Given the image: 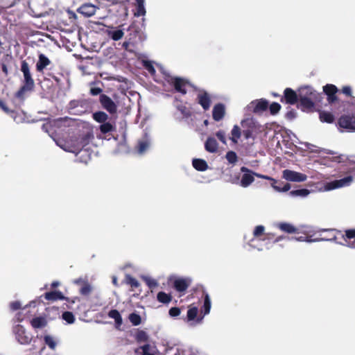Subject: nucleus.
I'll list each match as a JSON object with an SVG mask.
<instances>
[{
	"instance_id": "nucleus-19",
	"label": "nucleus",
	"mask_w": 355,
	"mask_h": 355,
	"mask_svg": "<svg viewBox=\"0 0 355 355\" xmlns=\"http://www.w3.org/2000/svg\"><path fill=\"white\" fill-rule=\"evenodd\" d=\"M116 117H110V119L103 123H101L99 126V130L102 134H107L116 130V124H115Z\"/></svg>"
},
{
	"instance_id": "nucleus-32",
	"label": "nucleus",
	"mask_w": 355,
	"mask_h": 355,
	"mask_svg": "<svg viewBox=\"0 0 355 355\" xmlns=\"http://www.w3.org/2000/svg\"><path fill=\"white\" fill-rule=\"evenodd\" d=\"M93 119L98 123H103L107 121L109 119L108 115L102 111H98L93 114Z\"/></svg>"
},
{
	"instance_id": "nucleus-57",
	"label": "nucleus",
	"mask_w": 355,
	"mask_h": 355,
	"mask_svg": "<svg viewBox=\"0 0 355 355\" xmlns=\"http://www.w3.org/2000/svg\"><path fill=\"white\" fill-rule=\"evenodd\" d=\"M81 103H82L81 101H77V100L71 101L69 104V109L70 110H73V109L76 108L77 107L80 105Z\"/></svg>"
},
{
	"instance_id": "nucleus-23",
	"label": "nucleus",
	"mask_w": 355,
	"mask_h": 355,
	"mask_svg": "<svg viewBox=\"0 0 355 355\" xmlns=\"http://www.w3.org/2000/svg\"><path fill=\"white\" fill-rule=\"evenodd\" d=\"M31 325L34 329H41L44 328L47 325V320L45 317L43 316H39L33 318L30 321Z\"/></svg>"
},
{
	"instance_id": "nucleus-2",
	"label": "nucleus",
	"mask_w": 355,
	"mask_h": 355,
	"mask_svg": "<svg viewBox=\"0 0 355 355\" xmlns=\"http://www.w3.org/2000/svg\"><path fill=\"white\" fill-rule=\"evenodd\" d=\"M165 80L170 85L173 87L176 92L180 93L182 95L187 94V86L190 85L187 79L178 76H168Z\"/></svg>"
},
{
	"instance_id": "nucleus-6",
	"label": "nucleus",
	"mask_w": 355,
	"mask_h": 355,
	"mask_svg": "<svg viewBox=\"0 0 355 355\" xmlns=\"http://www.w3.org/2000/svg\"><path fill=\"white\" fill-rule=\"evenodd\" d=\"M241 171L243 173V175L240 181V185L242 187L246 188L254 182L256 173L245 166H242Z\"/></svg>"
},
{
	"instance_id": "nucleus-8",
	"label": "nucleus",
	"mask_w": 355,
	"mask_h": 355,
	"mask_svg": "<svg viewBox=\"0 0 355 355\" xmlns=\"http://www.w3.org/2000/svg\"><path fill=\"white\" fill-rule=\"evenodd\" d=\"M13 332L16 340L21 345L30 343L31 338L26 334L24 327L21 324H17L13 327Z\"/></svg>"
},
{
	"instance_id": "nucleus-9",
	"label": "nucleus",
	"mask_w": 355,
	"mask_h": 355,
	"mask_svg": "<svg viewBox=\"0 0 355 355\" xmlns=\"http://www.w3.org/2000/svg\"><path fill=\"white\" fill-rule=\"evenodd\" d=\"M299 101L297 94L293 89L287 87L284 91V95L281 97L280 101L288 105H295Z\"/></svg>"
},
{
	"instance_id": "nucleus-7",
	"label": "nucleus",
	"mask_w": 355,
	"mask_h": 355,
	"mask_svg": "<svg viewBox=\"0 0 355 355\" xmlns=\"http://www.w3.org/2000/svg\"><path fill=\"white\" fill-rule=\"evenodd\" d=\"M282 178L287 181L295 182H304L307 179L306 175L288 169L283 171Z\"/></svg>"
},
{
	"instance_id": "nucleus-59",
	"label": "nucleus",
	"mask_w": 355,
	"mask_h": 355,
	"mask_svg": "<svg viewBox=\"0 0 355 355\" xmlns=\"http://www.w3.org/2000/svg\"><path fill=\"white\" fill-rule=\"evenodd\" d=\"M286 117L287 119L293 120L296 117V112L294 110H291L288 111L286 114Z\"/></svg>"
},
{
	"instance_id": "nucleus-24",
	"label": "nucleus",
	"mask_w": 355,
	"mask_h": 355,
	"mask_svg": "<svg viewBox=\"0 0 355 355\" xmlns=\"http://www.w3.org/2000/svg\"><path fill=\"white\" fill-rule=\"evenodd\" d=\"M265 227L263 225H257L253 232V235L256 238H259L261 236L264 235ZM275 236L274 234L267 233L265 234V238L260 239L261 240L270 239Z\"/></svg>"
},
{
	"instance_id": "nucleus-61",
	"label": "nucleus",
	"mask_w": 355,
	"mask_h": 355,
	"mask_svg": "<svg viewBox=\"0 0 355 355\" xmlns=\"http://www.w3.org/2000/svg\"><path fill=\"white\" fill-rule=\"evenodd\" d=\"M0 107L6 112V113H9L10 112V110L8 109V107L6 106V105L1 101L0 100Z\"/></svg>"
},
{
	"instance_id": "nucleus-48",
	"label": "nucleus",
	"mask_w": 355,
	"mask_h": 355,
	"mask_svg": "<svg viewBox=\"0 0 355 355\" xmlns=\"http://www.w3.org/2000/svg\"><path fill=\"white\" fill-rule=\"evenodd\" d=\"M67 17L69 20V24H76V21H77V15L76 14L71 11V10H68L67 12Z\"/></svg>"
},
{
	"instance_id": "nucleus-37",
	"label": "nucleus",
	"mask_w": 355,
	"mask_h": 355,
	"mask_svg": "<svg viewBox=\"0 0 355 355\" xmlns=\"http://www.w3.org/2000/svg\"><path fill=\"white\" fill-rule=\"evenodd\" d=\"M149 339L148 334L144 330H138L135 335L137 343L147 342Z\"/></svg>"
},
{
	"instance_id": "nucleus-63",
	"label": "nucleus",
	"mask_w": 355,
	"mask_h": 355,
	"mask_svg": "<svg viewBox=\"0 0 355 355\" xmlns=\"http://www.w3.org/2000/svg\"><path fill=\"white\" fill-rule=\"evenodd\" d=\"M1 69H2V71L4 73L5 76H7L8 75V67H7L6 64L3 63L1 64Z\"/></svg>"
},
{
	"instance_id": "nucleus-55",
	"label": "nucleus",
	"mask_w": 355,
	"mask_h": 355,
	"mask_svg": "<svg viewBox=\"0 0 355 355\" xmlns=\"http://www.w3.org/2000/svg\"><path fill=\"white\" fill-rule=\"evenodd\" d=\"M21 304L19 301H14L10 303V308L12 311H17L20 309Z\"/></svg>"
},
{
	"instance_id": "nucleus-26",
	"label": "nucleus",
	"mask_w": 355,
	"mask_h": 355,
	"mask_svg": "<svg viewBox=\"0 0 355 355\" xmlns=\"http://www.w3.org/2000/svg\"><path fill=\"white\" fill-rule=\"evenodd\" d=\"M106 33L108 37L114 41L121 40L124 35V33L122 30L113 28L110 30H107Z\"/></svg>"
},
{
	"instance_id": "nucleus-14",
	"label": "nucleus",
	"mask_w": 355,
	"mask_h": 355,
	"mask_svg": "<svg viewBox=\"0 0 355 355\" xmlns=\"http://www.w3.org/2000/svg\"><path fill=\"white\" fill-rule=\"evenodd\" d=\"M191 284V280L186 278H175L173 281V288L179 293H184Z\"/></svg>"
},
{
	"instance_id": "nucleus-28",
	"label": "nucleus",
	"mask_w": 355,
	"mask_h": 355,
	"mask_svg": "<svg viewBox=\"0 0 355 355\" xmlns=\"http://www.w3.org/2000/svg\"><path fill=\"white\" fill-rule=\"evenodd\" d=\"M319 119L322 123H332L335 120V116L331 112L319 111Z\"/></svg>"
},
{
	"instance_id": "nucleus-50",
	"label": "nucleus",
	"mask_w": 355,
	"mask_h": 355,
	"mask_svg": "<svg viewBox=\"0 0 355 355\" xmlns=\"http://www.w3.org/2000/svg\"><path fill=\"white\" fill-rule=\"evenodd\" d=\"M92 291V288H91V286L87 284V283H85L80 288V293L83 295H88Z\"/></svg>"
},
{
	"instance_id": "nucleus-47",
	"label": "nucleus",
	"mask_w": 355,
	"mask_h": 355,
	"mask_svg": "<svg viewBox=\"0 0 355 355\" xmlns=\"http://www.w3.org/2000/svg\"><path fill=\"white\" fill-rule=\"evenodd\" d=\"M281 107H282L280 104H279L278 103L274 102L271 103L269 107L270 114L272 115L277 114L281 110Z\"/></svg>"
},
{
	"instance_id": "nucleus-10",
	"label": "nucleus",
	"mask_w": 355,
	"mask_h": 355,
	"mask_svg": "<svg viewBox=\"0 0 355 355\" xmlns=\"http://www.w3.org/2000/svg\"><path fill=\"white\" fill-rule=\"evenodd\" d=\"M339 92L338 87L333 84H327L323 86V92L327 95V100L331 105L338 101L336 94Z\"/></svg>"
},
{
	"instance_id": "nucleus-46",
	"label": "nucleus",
	"mask_w": 355,
	"mask_h": 355,
	"mask_svg": "<svg viewBox=\"0 0 355 355\" xmlns=\"http://www.w3.org/2000/svg\"><path fill=\"white\" fill-rule=\"evenodd\" d=\"M143 66L150 73H151V74L155 73V69L154 68V67L150 61L144 60Z\"/></svg>"
},
{
	"instance_id": "nucleus-43",
	"label": "nucleus",
	"mask_w": 355,
	"mask_h": 355,
	"mask_svg": "<svg viewBox=\"0 0 355 355\" xmlns=\"http://www.w3.org/2000/svg\"><path fill=\"white\" fill-rule=\"evenodd\" d=\"M340 92L343 93L346 96L351 97L352 98L351 103L355 101V98L354 96H352V89L350 86H349V85L343 86L342 87V89H340Z\"/></svg>"
},
{
	"instance_id": "nucleus-49",
	"label": "nucleus",
	"mask_w": 355,
	"mask_h": 355,
	"mask_svg": "<svg viewBox=\"0 0 355 355\" xmlns=\"http://www.w3.org/2000/svg\"><path fill=\"white\" fill-rule=\"evenodd\" d=\"M283 187H277L276 184L273 186V189L278 192H286L291 189V184L289 183H283Z\"/></svg>"
},
{
	"instance_id": "nucleus-42",
	"label": "nucleus",
	"mask_w": 355,
	"mask_h": 355,
	"mask_svg": "<svg viewBox=\"0 0 355 355\" xmlns=\"http://www.w3.org/2000/svg\"><path fill=\"white\" fill-rule=\"evenodd\" d=\"M198 309L196 306L190 307L187 311V318L188 321L193 320L198 315Z\"/></svg>"
},
{
	"instance_id": "nucleus-22",
	"label": "nucleus",
	"mask_w": 355,
	"mask_h": 355,
	"mask_svg": "<svg viewBox=\"0 0 355 355\" xmlns=\"http://www.w3.org/2000/svg\"><path fill=\"white\" fill-rule=\"evenodd\" d=\"M251 105H254L253 112L258 113L266 111L268 107V102L264 99H260L256 101H252Z\"/></svg>"
},
{
	"instance_id": "nucleus-33",
	"label": "nucleus",
	"mask_w": 355,
	"mask_h": 355,
	"mask_svg": "<svg viewBox=\"0 0 355 355\" xmlns=\"http://www.w3.org/2000/svg\"><path fill=\"white\" fill-rule=\"evenodd\" d=\"M211 309V300L208 293H204V304L202 307L201 311L204 315H207L209 313Z\"/></svg>"
},
{
	"instance_id": "nucleus-64",
	"label": "nucleus",
	"mask_w": 355,
	"mask_h": 355,
	"mask_svg": "<svg viewBox=\"0 0 355 355\" xmlns=\"http://www.w3.org/2000/svg\"><path fill=\"white\" fill-rule=\"evenodd\" d=\"M344 245H346L350 248L355 249V239L352 242H349L347 244H344Z\"/></svg>"
},
{
	"instance_id": "nucleus-60",
	"label": "nucleus",
	"mask_w": 355,
	"mask_h": 355,
	"mask_svg": "<svg viewBox=\"0 0 355 355\" xmlns=\"http://www.w3.org/2000/svg\"><path fill=\"white\" fill-rule=\"evenodd\" d=\"M243 135L244 136V137L248 139L249 138H251L252 137V135H253V132L252 130L250 129H247V130H244L243 131Z\"/></svg>"
},
{
	"instance_id": "nucleus-1",
	"label": "nucleus",
	"mask_w": 355,
	"mask_h": 355,
	"mask_svg": "<svg viewBox=\"0 0 355 355\" xmlns=\"http://www.w3.org/2000/svg\"><path fill=\"white\" fill-rule=\"evenodd\" d=\"M20 70L24 76V84L15 94V96L19 98H23L26 92L32 91L35 87V81L31 73L30 66L26 60L21 61Z\"/></svg>"
},
{
	"instance_id": "nucleus-62",
	"label": "nucleus",
	"mask_w": 355,
	"mask_h": 355,
	"mask_svg": "<svg viewBox=\"0 0 355 355\" xmlns=\"http://www.w3.org/2000/svg\"><path fill=\"white\" fill-rule=\"evenodd\" d=\"M181 112L183 114V115L186 117H189L191 115V112L187 110L185 107L181 110Z\"/></svg>"
},
{
	"instance_id": "nucleus-51",
	"label": "nucleus",
	"mask_w": 355,
	"mask_h": 355,
	"mask_svg": "<svg viewBox=\"0 0 355 355\" xmlns=\"http://www.w3.org/2000/svg\"><path fill=\"white\" fill-rule=\"evenodd\" d=\"M256 176L258 178H262V179L270 180L271 182L270 184L272 188H273V186L277 183V180H276L275 179H274L271 177L266 175H261V174L256 173Z\"/></svg>"
},
{
	"instance_id": "nucleus-52",
	"label": "nucleus",
	"mask_w": 355,
	"mask_h": 355,
	"mask_svg": "<svg viewBox=\"0 0 355 355\" xmlns=\"http://www.w3.org/2000/svg\"><path fill=\"white\" fill-rule=\"evenodd\" d=\"M181 313V309L179 307H172L169 309L168 313L171 317H177Z\"/></svg>"
},
{
	"instance_id": "nucleus-31",
	"label": "nucleus",
	"mask_w": 355,
	"mask_h": 355,
	"mask_svg": "<svg viewBox=\"0 0 355 355\" xmlns=\"http://www.w3.org/2000/svg\"><path fill=\"white\" fill-rule=\"evenodd\" d=\"M108 316L115 321L116 327H120L123 323V320L120 313L116 309H112L108 312Z\"/></svg>"
},
{
	"instance_id": "nucleus-30",
	"label": "nucleus",
	"mask_w": 355,
	"mask_h": 355,
	"mask_svg": "<svg viewBox=\"0 0 355 355\" xmlns=\"http://www.w3.org/2000/svg\"><path fill=\"white\" fill-rule=\"evenodd\" d=\"M62 122H63L62 119L54 120L52 122L44 124L42 125V129L49 133H50V132H53V128L55 127H59L62 123Z\"/></svg>"
},
{
	"instance_id": "nucleus-54",
	"label": "nucleus",
	"mask_w": 355,
	"mask_h": 355,
	"mask_svg": "<svg viewBox=\"0 0 355 355\" xmlns=\"http://www.w3.org/2000/svg\"><path fill=\"white\" fill-rule=\"evenodd\" d=\"M146 284L150 288H153L156 286H157V282L155 279H150V278H146L145 279Z\"/></svg>"
},
{
	"instance_id": "nucleus-40",
	"label": "nucleus",
	"mask_w": 355,
	"mask_h": 355,
	"mask_svg": "<svg viewBox=\"0 0 355 355\" xmlns=\"http://www.w3.org/2000/svg\"><path fill=\"white\" fill-rule=\"evenodd\" d=\"M128 319L134 326H137L141 322V316L137 313H132L129 315Z\"/></svg>"
},
{
	"instance_id": "nucleus-27",
	"label": "nucleus",
	"mask_w": 355,
	"mask_h": 355,
	"mask_svg": "<svg viewBox=\"0 0 355 355\" xmlns=\"http://www.w3.org/2000/svg\"><path fill=\"white\" fill-rule=\"evenodd\" d=\"M193 168L198 171H205L208 168V164L202 159H193L192 161Z\"/></svg>"
},
{
	"instance_id": "nucleus-56",
	"label": "nucleus",
	"mask_w": 355,
	"mask_h": 355,
	"mask_svg": "<svg viewBox=\"0 0 355 355\" xmlns=\"http://www.w3.org/2000/svg\"><path fill=\"white\" fill-rule=\"evenodd\" d=\"M216 136L218 139L224 144H226V139L225 136V132L223 130H219L216 133Z\"/></svg>"
},
{
	"instance_id": "nucleus-3",
	"label": "nucleus",
	"mask_w": 355,
	"mask_h": 355,
	"mask_svg": "<svg viewBox=\"0 0 355 355\" xmlns=\"http://www.w3.org/2000/svg\"><path fill=\"white\" fill-rule=\"evenodd\" d=\"M350 105L354 107V113L352 115H342L339 118L338 123L340 128L348 131H355V101L350 103Z\"/></svg>"
},
{
	"instance_id": "nucleus-25",
	"label": "nucleus",
	"mask_w": 355,
	"mask_h": 355,
	"mask_svg": "<svg viewBox=\"0 0 355 355\" xmlns=\"http://www.w3.org/2000/svg\"><path fill=\"white\" fill-rule=\"evenodd\" d=\"M277 227L288 234H293L297 232V228L288 223H279L277 225Z\"/></svg>"
},
{
	"instance_id": "nucleus-39",
	"label": "nucleus",
	"mask_w": 355,
	"mask_h": 355,
	"mask_svg": "<svg viewBox=\"0 0 355 355\" xmlns=\"http://www.w3.org/2000/svg\"><path fill=\"white\" fill-rule=\"evenodd\" d=\"M44 343L52 350H54L56 347V345H57V343L56 341L54 340V338L49 336V335H46L44 336Z\"/></svg>"
},
{
	"instance_id": "nucleus-21",
	"label": "nucleus",
	"mask_w": 355,
	"mask_h": 355,
	"mask_svg": "<svg viewBox=\"0 0 355 355\" xmlns=\"http://www.w3.org/2000/svg\"><path fill=\"white\" fill-rule=\"evenodd\" d=\"M51 64L50 60L44 54L39 55L38 61L36 63V70L38 72H43L44 69Z\"/></svg>"
},
{
	"instance_id": "nucleus-13",
	"label": "nucleus",
	"mask_w": 355,
	"mask_h": 355,
	"mask_svg": "<svg viewBox=\"0 0 355 355\" xmlns=\"http://www.w3.org/2000/svg\"><path fill=\"white\" fill-rule=\"evenodd\" d=\"M97 9L98 7L92 3H85L77 9V12L85 17H90L96 13Z\"/></svg>"
},
{
	"instance_id": "nucleus-11",
	"label": "nucleus",
	"mask_w": 355,
	"mask_h": 355,
	"mask_svg": "<svg viewBox=\"0 0 355 355\" xmlns=\"http://www.w3.org/2000/svg\"><path fill=\"white\" fill-rule=\"evenodd\" d=\"M316 101L317 100L308 99L305 98H299L297 107L302 112L311 113L315 111V105L314 101Z\"/></svg>"
},
{
	"instance_id": "nucleus-29",
	"label": "nucleus",
	"mask_w": 355,
	"mask_h": 355,
	"mask_svg": "<svg viewBox=\"0 0 355 355\" xmlns=\"http://www.w3.org/2000/svg\"><path fill=\"white\" fill-rule=\"evenodd\" d=\"M241 136V130L238 125H234L232 131H231V137H230V140L234 144H238L239 139Z\"/></svg>"
},
{
	"instance_id": "nucleus-53",
	"label": "nucleus",
	"mask_w": 355,
	"mask_h": 355,
	"mask_svg": "<svg viewBox=\"0 0 355 355\" xmlns=\"http://www.w3.org/2000/svg\"><path fill=\"white\" fill-rule=\"evenodd\" d=\"M148 148V143L147 141H140L138 146V151L140 153H144Z\"/></svg>"
},
{
	"instance_id": "nucleus-44",
	"label": "nucleus",
	"mask_w": 355,
	"mask_h": 355,
	"mask_svg": "<svg viewBox=\"0 0 355 355\" xmlns=\"http://www.w3.org/2000/svg\"><path fill=\"white\" fill-rule=\"evenodd\" d=\"M62 319L69 324H73L75 321V317L73 314L70 311H65L62 313Z\"/></svg>"
},
{
	"instance_id": "nucleus-38",
	"label": "nucleus",
	"mask_w": 355,
	"mask_h": 355,
	"mask_svg": "<svg viewBox=\"0 0 355 355\" xmlns=\"http://www.w3.org/2000/svg\"><path fill=\"white\" fill-rule=\"evenodd\" d=\"M125 283L130 285L132 288H138L140 286L139 282L129 274L125 275Z\"/></svg>"
},
{
	"instance_id": "nucleus-20",
	"label": "nucleus",
	"mask_w": 355,
	"mask_h": 355,
	"mask_svg": "<svg viewBox=\"0 0 355 355\" xmlns=\"http://www.w3.org/2000/svg\"><path fill=\"white\" fill-rule=\"evenodd\" d=\"M205 148L209 153H216L218 148V144L216 139L214 137H209L205 143Z\"/></svg>"
},
{
	"instance_id": "nucleus-15",
	"label": "nucleus",
	"mask_w": 355,
	"mask_h": 355,
	"mask_svg": "<svg viewBox=\"0 0 355 355\" xmlns=\"http://www.w3.org/2000/svg\"><path fill=\"white\" fill-rule=\"evenodd\" d=\"M320 95V94L310 86H305L299 89V98H305L308 99L318 100Z\"/></svg>"
},
{
	"instance_id": "nucleus-18",
	"label": "nucleus",
	"mask_w": 355,
	"mask_h": 355,
	"mask_svg": "<svg viewBox=\"0 0 355 355\" xmlns=\"http://www.w3.org/2000/svg\"><path fill=\"white\" fill-rule=\"evenodd\" d=\"M225 115V107L223 103H217L216 104L212 110V117L213 119L216 121H219L222 120Z\"/></svg>"
},
{
	"instance_id": "nucleus-41",
	"label": "nucleus",
	"mask_w": 355,
	"mask_h": 355,
	"mask_svg": "<svg viewBox=\"0 0 355 355\" xmlns=\"http://www.w3.org/2000/svg\"><path fill=\"white\" fill-rule=\"evenodd\" d=\"M342 238L345 242V244H347L349 242L347 239H355V229L346 230L345 234H342Z\"/></svg>"
},
{
	"instance_id": "nucleus-4",
	"label": "nucleus",
	"mask_w": 355,
	"mask_h": 355,
	"mask_svg": "<svg viewBox=\"0 0 355 355\" xmlns=\"http://www.w3.org/2000/svg\"><path fill=\"white\" fill-rule=\"evenodd\" d=\"M44 297L45 300L48 301H57L58 300H66L69 304H67V309H72V306L71 304L75 303L76 300H77V297H75L73 300H70L69 297L64 296V295L58 291H50L46 292L44 294Z\"/></svg>"
},
{
	"instance_id": "nucleus-17",
	"label": "nucleus",
	"mask_w": 355,
	"mask_h": 355,
	"mask_svg": "<svg viewBox=\"0 0 355 355\" xmlns=\"http://www.w3.org/2000/svg\"><path fill=\"white\" fill-rule=\"evenodd\" d=\"M318 232L321 236L320 240L322 241H336V233H341L340 231H338L335 229H321Z\"/></svg>"
},
{
	"instance_id": "nucleus-12",
	"label": "nucleus",
	"mask_w": 355,
	"mask_h": 355,
	"mask_svg": "<svg viewBox=\"0 0 355 355\" xmlns=\"http://www.w3.org/2000/svg\"><path fill=\"white\" fill-rule=\"evenodd\" d=\"M353 181V177L348 175L340 180H336L327 183L326 189L327 190H332L340 187L349 186Z\"/></svg>"
},
{
	"instance_id": "nucleus-16",
	"label": "nucleus",
	"mask_w": 355,
	"mask_h": 355,
	"mask_svg": "<svg viewBox=\"0 0 355 355\" xmlns=\"http://www.w3.org/2000/svg\"><path fill=\"white\" fill-rule=\"evenodd\" d=\"M197 102L204 110H208L211 103V96L206 91H200L197 95Z\"/></svg>"
},
{
	"instance_id": "nucleus-35",
	"label": "nucleus",
	"mask_w": 355,
	"mask_h": 355,
	"mask_svg": "<svg viewBox=\"0 0 355 355\" xmlns=\"http://www.w3.org/2000/svg\"><path fill=\"white\" fill-rule=\"evenodd\" d=\"M137 3V12L135 15L137 17L143 16L146 14L144 0H135Z\"/></svg>"
},
{
	"instance_id": "nucleus-34",
	"label": "nucleus",
	"mask_w": 355,
	"mask_h": 355,
	"mask_svg": "<svg viewBox=\"0 0 355 355\" xmlns=\"http://www.w3.org/2000/svg\"><path fill=\"white\" fill-rule=\"evenodd\" d=\"M157 300L161 303L168 304L172 300V296L171 294H167L164 291H160L157 295Z\"/></svg>"
},
{
	"instance_id": "nucleus-36",
	"label": "nucleus",
	"mask_w": 355,
	"mask_h": 355,
	"mask_svg": "<svg viewBox=\"0 0 355 355\" xmlns=\"http://www.w3.org/2000/svg\"><path fill=\"white\" fill-rule=\"evenodd\" d=\"M310 193V191L307 189H300L290 191L289 195L293 197H306Z\"/></svg>"
},
{
	"instance_id": "nucleus-58",
	"label": "nucleus",
	"mask_w": 355,
	"mask_h": 355,
	"mask_svg": "<svg viewBox=\"0 0 355 355\" xmlns=\"http://www.w3.org/2000/svg\"><path fill=\"white\" fill-rule=\"evenodd\" d=\"M103 92V89L100 87H92L90 89V94L92 96H97L98 94H101V93Z\"/></svg>"
},
{
	"instance_id": "nucleus-45",
	"label": "nucleus",
	"mask_w": 355,
	"mask_h": 355,
	"mask_svg": "<svg viewBox=\"0 0 355 355\" xmlns=\"http://www.w3.org/2000/svg\"><path fill=\"white\" fill-rule=\"evenodd\" d=\"M225 157L230 164H235L238 159L236 153L232 150L228 151L226 153Z\"/></svg>"
},
{
	"instance_id": "nucleus-5",
	"label": "nucleus",
	"mask_w": 355,
	"mask_h": 355,
	"mask_svg": "<svg viewBox=\"0 0 355 355\" xmlns=\"http://www.w3.org/2000/svg\"><path fill=\"white\" fill-rule=\"evenodd\" d=\"M99 101L102 107L106 110L110 114H116L117 106L110 96L102 94L100 95Z\"/></svg>"
}]
</instances>
